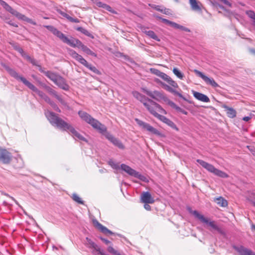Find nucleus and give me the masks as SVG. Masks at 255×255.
Returning <instances> with one entry per match:
<instances>
[{
	"label": "nucleus",
	"instance_id": "obj_18",
	"mask_svg": "<svg viewBox=\"0 0 255 255\" xmlns=\"http://www.w3.org/2000/svg\"><path fill=\"white\" fill-rule=\"evenodd\" d=\"M192 93H193L194 97L196 99H197L200 101L203 102L207 103V102H210L209 98L206 95H205L202 93H199L198 92H196L194 91H193Z\"/></svg>",
	"mask_w": 255,
	"mask_h": 255
},
{
	"label": "nucleus",
	"instance_id": "obj_33",
	"mask_svg": "<svg viewBox=\"0 0 255 255\" xmlns=\"http://www.w3.org/2000/svg\"><path fill=\"white\" fill-rule=\"evenodd\" d=\"M144 129H146L147 130L151 132V133H153L154 134H157L158 133V130L154 128L153 127L150 126L149 124L146 123L145 125Z\"/></svg>",
	"mask_w": 255,
	"mask_h": 255
},
{
	"label": "nucleus",
	"instance_id": "obj_54",
	"mask_svg": "<svg viewBox=\"0 0 255 255\" xmlns=\"http://www.w3.org/2000/svg\"><path fill=\"white\" fill-rule=\"evenodd\" d=\"M161 12L167 15L169 14L170 13V9L167 8L163 9L162 11Z\"/></svg>",
	"mask_w": 255,
	"mask_h": 255
},
{
	"label": "nucleus",
	"instance_id": "obj_21",
	"mask_svg": "<svg viewBox=\"0 0 255 255\" xmlns=\"http://www.w3.org/2000/svg\"><path fill=\"white\" fill-rule=\"evenodd\" d=\"M94 223L95 224V225L99 229L101 230V231L105 234H109L110 235H113L114 234V233H113L111 231H110V230H109L108 228H107L106 227L104 226L103 225H102L101 223H100L99 222H98L97 221H94Z\"/></svg>",
	"mask_w": 255,
	"mask_h": 255
},
{
	"label": "nucleus",
	"instance_id": "obj_14",
	"mask_svg": "<svg viewBox=\"0 0 255 255\" xmlns=\"http://www.w3.org/2000/svg\"><path fill=\"white\" fill-rule=\"evenodd\" d=\"M54 84L64 90L68 91L69 89V86L67 84L65 79L60 75L57 78Z\"/></svg>",
	"mask_w": 255,
	"mask_h": 255
},
{
	"label": "nucleus",
	"instance_id": "obj_29",
	"mask_svg": "<svg viewBox=\"0 0 255 255\" xmlns=\"http://www.w3.org/2000/svg\"><path fill=\"white\" fill-rule=\"evenodd\" d=\"M159 18H160L161 19V20L163 22L170 25L171 26L174 27V28L177 29L178 28V26H179L178 24H177L174 22L170 21L165 18H162L161 17H159Z\"/></svg>",
	"mask_w": 255,
	"mask_h": 255
},
{
	"label": "nucleus",
	"instance_id": "obj_26",
	"mask_svg": "<svg viewBox=\"0 0 255 255\" xmlns=\"http://www.w3.org/2000/svg\"><path fill=\"white\" fill-rule=\"evenodd\" d=\"M79 48H81L82 50V51L87 54L92 55L95 57L97 56L95 53L91 51L87 46L84 45L82 43L80 45Z\"/></svg>",
	"mask_w": 255,
	"mask_h": 255
},
{
	"label": "nucleus",
	"instance_id": "obj_58",
	"mask_svg": "<svg viewBox=\"0 0 255 255\" xmlns=\"http://www.w3.org/2000/svg\"><path fill=\"white\" fill-rule=\"evenodd\" d=\"M39 67V70L40 72L43 73L46 76L47 71H45L44 68H42L40 65L38 66Z\"/></svg>",
	"mask_w": 255,
	"mask_h": 255
},
{
	"label": "nucleus",
	"instance_id": "obj_47",
	"mask_svg": "<svg viewBox=\"0 0 255 255\" xmlns=\"http://www.w3.org/2000/svg\"><path fill=\"white\" fill-rule=\"evenodd\" d=\"M164 86L165 89L166 90H167L168 91H169L171 93H174V94L175 92V90H174L173 88H172L170 86H168L167 85L165 84V85H164Z\"/></svg>",
	"mask_w": 255,
	"mask_h": 255
},
{
	"label": "nucleus",
	"instance_id": "obj_22",
	"mask_svg": "<svg viewBox=\"0 0 255 255\" xmlns=\"http://www.w3.org/2000/svg\"><path fill=\"white\" fill-rule=\"evenodd\" d=\"M223 108L225 109L227 112L228 116L230 118H234L236 116V111L232 108H230L227 105H224Z\"/></svg>",
	"mask_w": 255,
	"mask_h": 255
},
{
	"label": "nucleus",
	"instance_id": "obj_50",
	"mask_svg": "<svg viewBox=\"0 0 255 255\" xmlns=\"http://www.w3.org/2000/svg\"><path fill=\"white\" fill-rule=\"evenodd\" d=\"M2 194L4 196H6L7 197H8L10 198L12 200H13L16 204H18L17 201L12 197L10 196L9 195H8L7 193H2Z\"/></svg>",
	"mask_w": 255,
	"mask_h": 255
},
{
	"label": "nucleus",
	"instance_id": "obj_39",
	"mask_svg": "<svg viewBox=\"0 0 255 255\" xmlns=\"http://www.w3.org/2000/svg\"><path fill=\"white\" fill-rule=\"evenodd\" d=\"M159 77L166 82H167V81L170 79V77L169 76L162 72H161Z\"/></svg>",
	"mask_w": 255,
	"mask_h": 255
},
{
	"label": "nucleus",
	"instance_id": "obj_64",
	"mask_svg": "<svg viewBox=\"0 0 255 255\" xmlns=\"http://www.w3.org/2000/svg\"><path fill=\"white\" fill-rule=\"evenodd\" d=\"M251 119V117H249V116H247V117H245L243 118V120L246 122H248L249 120H250Z\"/></svg>",
	"mask_w": 255,
	"mask_h": 255
},
{
	"label": "nucleus",
	"instance_id": "obj_9",
	"mask_svg": "<svg viewBox=\"0 0 255 255\" xmlns=\"http://www.w3.org/2000/svg\"><path fill=\"white\" fill-rule=\"evenodd\" d=\"M194 71L196 74L202 78L207 84L210 85L214 88L219 87L218 84L214 81L213 78H209L208 77L205 75L203 73L195 69L194 70Z\"/></svg>",
	"mask_w": 255,
	"mask_h": 255
},
{
	"label": "nucleus",
	"instance_id": "obj_40",
	"mask_svg": "<svg viewBox=\"0 0 255 255\" xmlns=\"http://www.w3.org/2000/svg\"><path fill=\"white\" fill-rule=\"evenodd\" d=\"M49 105L55 111L59 113L61 112V110H60V109L58 107L57 105L53 101H52Z\"/></svg>",
	"mask_w": 255,
	"mask_h": 255
},
{
	"label": "nucleus",
	"instance_id": "obj_43",
	"mask_svg": "<svg viewBox=\"0 0 255 255\" xmlns=\"http://www.w3.org/2000/svg\"><path fill=\"white\" fill-rule=\"evenodd\" d=\"M55 98L59 101V102L63 106H66L67 105V103L64 100H63L62 99V98L61 97V96L57 95H56V96L55 97Z\"/></svg>",
	"mask_w": 255,
	"mask_h": 255
},
{
	"label": "nucleus",
	"instance_id": "obj_32",
	"mask_svg": "<svg viewBox=\"0 0 255 255\" xmlns=\"http://www.w3.org/2000/svg\"><path fill=\"white\" fill-rule=\"evenodd\" d=\"M87 244L89 245V247L90 248L94 249L95 251L98 249L99 247L97 244H96L94 242H93L91 239L87 237L86 238Z\"/></svg>",
	"mask_w": 255,
	"mask_h": 255
},
{
	"label": "nucleus",
	"instance_id": "obj_28",
	"mask_svg": "<svg viewBox=\"0 0 255 255\" xmlns=\"http://www.w3.org/2000/svg\"><path fill=\"white\" fill-rule=\"evenodd\" d=\"M76 29L77 31L83 33L85 35L90 38H94V36L89 31H88L87 29H85L84 28L82 27H78L76 28Z\"/></svg>",
	"mask_w": 255,
	"mask_h": 255
},
{
	"label": "nucleus",
	"instance_id": "obj_8",
	"mask_svg": "<svg viewBox=\"0 0 255 255\" xmlns=\"http://www.w3.org/2000/svg\"><path fill=\"white\" fill-rule=\"evenodd\" d=\"M0 4L5 9V10L13 15L15 16L17 18L20 20H22L28 22H31V19L23 14L18 12L14 9L12 8L8 3L3 0H0Z\"/></svg>",
	"mask_w": 255,
	"mask_h": 255
},
{
	"label": "nucleus",
	"instance_id": "obj_61",
	"mask_svg": "<svg viewBox=\"0 0 255 255\" xmlns=\"http://www.w3.org/2000/svg\"><path fill=\"white\" fill-rule=\"evenodd\" d=\"M6 22L8 24H9V25H10L11 26H14V27H18V25L16 23L13 22L11 20H9V21Z\"/></svg>",
	"mask_w": 255,
	"mask_h": 255
},
{
	"label": "nucleus",
	"instance_id": "obj_59",
	"mask_svg": "<svg viewBox=\"0 0 255 255\" xmlns=\"http://www.w3.org/2000/svg\"><path fill=\"white\" fill-rule=\"evenodd\" d=\"M43 100H44V101L47 102V103H48L49 104H50L52 102V101H51L50 100V99L47 96H46L44 99Z\"/></svg>",
	"mask_w": 255,
	"mask_h": 255
},
{
	"label": "nucleus",
	"instance_id": "obj_24",
	"mask_svg": "<svg viewBox=\"0 0 255 255\" xmlns=\"http://www.w3.org/2000/svg\"><path fill=\"white\" fill-rule=\"evenodd\" d=\"M60 75L57 74L55 73L52 72L50 71H47L46 73V76L50 80L54 82H55L57 78Z\"/></svg>",
	"mask_w": 255,
	"mask_h": 255
},
{
	"label": "nucleus",
	"instance_id": "obj_37",
	"mask_svg": "<svg viewBox=\"0 0 255 255\" xmlns=\"http://www.w3.org/2000/svg\"><path fill=\"white\" fill-rule=\"evenodd\" d=\"M108 251L114 255H122L119 252L115 250L112 247L109 246L108 248Z\"/></svg>",
	"mask_w": 255,
	"mask_h": 255
},
{
	"label": "nucleus",
	"instance_id": "obj_42",
	"mask_svg": "<svg viewBox=\"0 0 255 255\" xmlns=\"http://www.w3.org/2000/svg\"><path fill=\"white\" fill-rule=\"evenodd\" d=\"M166 124L167 125H168L169 126H170V127H171L172 128L175 129L177 130H178V128H177L176 125L172 121L170 120L169 119L166 123Z\"/></svg>",
	"mask_w": 255,
	"mask_h": 255
},
{
	"label": "nucleus",
	"instance_id": "obj_25",
	"mask_svg": "<svg viewBox=\"0 0 255 255\" xmlns=\"http://www.w3.org/2000/svg\"><path fill=\"white\" fill-rule=\"evenodd\" d=\"M215 202L220 207H225L228 205V202L222 197H219L215 199Z\"/></svg>",
	"mask_w": 255,
	"mask_h": 255
},
{
	"label": "nucleus",
	"instance_id": "obj_13",
	"mask_svg": "<svg viewBox=\"0 0 255 255\" xmlns=\"http://www.w3.org/2000/svg\"><path fill=\"white\" fill-rule=\"evenodd\" d=\"M143 91L151 98L156 100H158L159 99H162L164 97L163 95L161 92L157 91H150L146 89H143Z\"/></svg>",
	"mask_w": 255,
	"mask_h": 255
},
{
	"label": "nucleus",
	"instance_id": "obj_17",
	"mask_svg": "<svg viewBox=\"0 0 255 255\" xmlns=\"http://www.w3.org/2000/svg\"><path fill=\"white\" fill-rule=\"evenodd\" d=\"M92 1L98 7L103 8L112 13H117L116 11L114 10L109 5L103 3L99 0H92Z\"/></svg>",
	"mask_w": 255,
	"mask_h": 255
},
{
	"label": "nucleus",
	"instance_id": "obj_35",
	"mask_svg": "<svg viewBox=\"0 0 255 255\" xmlns=\"http://www.w3.org/2000/svg\"><path fill=\"white\" fill-rule=\"evenodd\" d=\"M173 73L180 79H183L184 77L183 74L177 68L173 69Z\"/></svg>",
	"mask_w": 255,
	"mask_h": 255
},
{
	"label": "nucleus",
	"instance_id": "obj_55",
	"mask_svg": "<svg viewBox=\"0 0 255 255\" xmlns=\"http://www.w3.org/2000/svg\"><path fill=\"white\" fill-rule=\"evenodd\" d=\"M149 204V203H145L144 205V209L147 211H150L151 210V207Z\"/></svg>",
	"mask_w": 255,
	"mask_h": 255
},
{
	"label": "nucleus",
	"instance_id": "obj_52",
	"mask_svg": "<svg viewBox=\"0 0 255 255\" xmlns=\"http://www.w3.org/2000/svg\"><path fill=\"white\" fill-rule=\"evenodd\" d=\"M222 2H223L226 5L229 6V7L232 6V4L230 3L228 0H220Z\"/></svg>",
	"mask_w": 255,
	"mask_h": 255
},
{
	"label": "nucleus",
	"instance_id": "obj_56",
	"mask_svg": "<svg viewBox=\"0 0 255 255\" xmlns=\"http://www.w3.org/2000/svg\"><path fill=\"white\" fill-rule=\"evenodd\" d=\"M16 50L18 52H19L22 56H24V55H25V53L24 52L23 49L20 47H18L16 48Z\"/></svg>",
	"mask_w": 255,
	"mask_h": 255
},
{
	"label": "nucleus",
	"instance_id": "obj_15",
	"mask_svg": "<svg viewBox=\"0 0 255 255\" xmlns=\"http://www.w3.org/2000/svg\"><path fill=\"white\" fill-rule=\"evenodd\" d=\"M141 202L144 203H153L154 200L148 192H144L141 195Z\"/></svg>",
	"mask_w": 255,
	"mask_h": 255
},
{
	"label": "nucleus",
	"instance_id": "obj_41",
	"mask_svg": "<svg viewBox=\"0 0 255 255\" xmlns=\"http://www.w3.org/2000/svg\"><path fill=\"white\" fill-rule=\"evenodd\" d=\"M150 71L151 73H152L158 77L159 76V75L161 73V71H160V70H159L157 69H155V68H150Z\"/></svg>",
	"mask_w": 255,
	"mask_h": 255
},
{
	"label": "nucleus",
	"instance_id": "obj_57",
	"mask_svg": "<svg viewBox=\"0 0 255 255\" xmlns=\"http://www.w3.org/2000/svg\"><path fill=\"white\" fill-rule=\"evenodd\" d=\"M100 239L106 245H108L111 243V242L106 239H104L102 237L100 238Z\"/></svg>",
	"mask_w": 255,
	"mask_h": 255
},
{
	"label": "nucleus",
	"instance_id": "obj_10",
	"mask_svg": "<svg viewBox=\"0 0 255 255\" xmlns=\"http://www.w3.org/2000/svg\"><path fill=\"white\" fill-rule=\"evenodd\" d=\"M11 159V155L7 150L0 148V161L4 164L9 163Z\"/></svg>",
	"mask_w": 255,
	"mask_h": 255
},
{
	"label": "nucleus",
	"instance_id": "obj_34",
	"mask_svg": "<svg viewBox=\"0 0 255 255\" xmlns=\"http://www.w3.org/2000/svg\"><path fill=\"white\" fill-rule=\"evenodd\" d=\"M134 177L139 179L143 182L146 183L148 182V179L144 175L141 174L137 171H136Z\"/></svg>",
	"mask_w": 255,
	"mask_h": 255
},
{
	"label": "nucleus",
	"instance_id": "obj_12",
	"mask_svg": "<svg viewBox=\"0 0 255 255\" xmlns=\"http://www.w3.org/2000/svg\"><path fill=\"white\" fill-rule=\"evenodd\" d=\"M233 248L239 253L240 255H255L251 250L248 249L242 246H234Z\"/></svg>",
	"mask_w": 255,
	"mask_h": 255
},
{
	"label": "nucleus",
	"instance_id": "obj_20",
	"mask_svg": "<svg viewBox=\"0 0 255 255\" xmlns=\"http://www.w3.org/2000/svg\"><path fill=\"white\" fill-rule=\"evenodd\" d=\"M121 169L126 172L127 173H128V175L134 176L136 171L134 170L133 169L131 168L129 166L125 164H122L121 165Z\"/></svg>",
	"mask_w": 255,
	"mask_h": 255
},
{
	"label": "nucleus",
	"instance_id": "obj_36",
	"mask_svg": "<svg viewBox=\"0 0 255 255\" xmlns=\"http://www.w3.org/2000/svg\"><path fill=\"white\" fill-rule=\"evenodd\" d=\"M72 199L74 201L80 204H84L83 201L76 194L74 193L73 194Z\"/></svg>",
	"mask_w": 255,
	"mask_h": 255
},
{
	"label": "nucleus",
	"instance_id": "obj_63",
	"mask_svg": "<svg viewBox=\"0 0 255 255\" xmlns=\"http://www.w3.org/2000/svg\"><path fill=\"white\" fill-rule=\"evenodd\" d=\"M154 8H155L156 10H157V11H160V12H161L162 11V9H163V8H161V7H160V6H159V5H157V6H156L154 7Z\"/></svg>",
	"mask_w": 255,
	"mask_h": 255
},
{
	"label": "nucleus",
	"instance_id": "obj_7",
	"mask_svg": "<svg viewBox=\"0 0 255 255\" xmlns=\"http://www.w3.org/2000/svg\"><path fill=\"white\" fill-rule=\"evenodd\" d=\"M196 161L209 172L213 173L217 176L225 178L229 176L226 173L216 168L213 165L201 159H197Z\"/></svg>",
	"mask_w": 255,
	"mask_h": 255
},
{
	"label": "nucleus",
	"instance_id": "obj_30",
	"mask_svg": "<svg viewBox=\"0 0 255 255\" xmlns=\"http://www.w3.org/2000/svg\"><path fill=\"white\" fill-rule=\"evenodd\" d=\"M108 163L114 169L119 170L121 169V165H120L119 163L116 162L113 159H110Z\"/></svg>",
	"mask_w": 255,
	"mask_h": 255
},
{
	"label": "nucleus",
	"instance_id": "obj_53",
	"mask_svg": "<svg viewBox=\"0 0 255 255\" xmlns=\"http://www.w3.org/2000/svg\"><path fill=\"white\" fill-rule=\"evenodd\" d=\"M96 251L98 252V255H108L105 254L102 251H101L99 247L96 250Z\"/></svg>",
	"mask_w": 255,
	"mask_h": 255
},
{
	"label": "nucleus",
	"instance_id": "obj_49",
	"mask_svg": "<svg viewBox=\"0 0 255 255\" xmlns=\"http://www.w3.org/2000/svg\"><path fill=\"white\" fill-rule=\"evenodd\" d=\"M68 19L70 21L72 22L79 23L80 22V20L79 19H78L77 18H73L71 16L68 17Z\"/></svg>",
	"mask_w": 255,
	"mask_h": 255
},
{
	"label": "nucleus",
	"instance_id": "obj_19",
	"mask_svg": "<svg viewBox=\"0 0 255 255\" xmlns=\"http://www.w3.org/2000/svg\"><path fill=\"white\" fill-rule=\"evenodd\" d=\"M189 3L192 10L197 12H201L202 11L200 6L201 3L197 0H189Z\"/></svg>",
	"mask_w": 255,
	"mask_h": 255
},
{
	"label": "nucleus",
	"instance_id": "obj_31",
	"mask_svg": "<svg viewBox=\"0 0 255 255\" xmlns=\"http://www.w3.org/2000/svg\"><path fill=\"white\" fill-rule=\"evenodd\" d=\"M85 67L88 68L89 69H90L91 71H93L94 73L97 74L98 75H100L101 72L99 71V70H98L96 67L93 66L90 64H89L88 62L87 63V64L85 65Z\"/></svg>",
	"mask_w": 255,
	"mask_h": 255
},
{
	"label": "nucleus",
	"instance_id": "obj_4",
	"mask_svg": "<svg viewBox=\"0 0 255 255\" xmlns=\"http://www.w3.org/2000/svg\"><path fill=\"white\" fill-rule=\"evenodd\" d=\"M132 94L135 98L143 104L149 112L153 108H156L158 109V110L161 113V114H167L166 111L163 109L160 105L154 102L152 100L146 97L145 96L141 94L139 92L134 91L133 92Z\"/></svg>",
	"mask_w": 255,
	"mask_h": 255
},
{
	"label": "nucleus",
	"instance_id": "obj_60",
	"mask_svg": "<svg viewBox=\"0 0 255 255\" xmlns=\"http://www.w3.org/2000/svg\"><path fill=\"white\" fill-rule=\"evenodd\" d=\"M30 62L33 64V65H35V66H38L39 65L37 64V62L36 61V60H35L34 59L32 58L31 61H30Z\"/></svg>",
	"mask_w": 255,
	"mask_h": 255
},
{
	"label": "nucleus",
	"instance_id": "obj_3",
	"mask_svg": "<svg viewBox=\"0 0 255 255\" xmlns=\"http://www.w3.org/2000/svg\"><path fill=\"white\" fill-rule=\"evenodd\" d=\"M5 69L8 73V74L13 78H15L18 81L22 82L25 86L32 91L36 93L39 97L43 99L47 96L42 91L39 90L34 85L31 84L27 81L24 77L20 75L15 70L10 68L8 66L5 65L4 66Z\"/></svg>",
	"mask_w": 255,
	"mask_h": 255
},
{
	"label": "nucleus",
	"instance_id": "obj_23",
	"mask_svg": "<svg viewBox=\"0 0 255 255\" xmlns=\"http://www.w3.org/2000/svg\"><path fill=\"white\" fill-rule=\"evenodd\" d=\"M167 104L171 107H172L173 109H175L177 111L180 112L184 115H187L188 112L187 111L177 106L173 102L170 100H168Z\"/></svg>",
	"mask_w": 255,
	"mask_h": 255
},
{
	"label": "nucleus",
	"instance_id": "obj_44",
	"mask_svg": "<svg viewBox=\"0 0 255 255\" xmlns=\"http://www.w3.org/2000/svg\"><path fill=\"white\" fill-rule=\"evenodd\" d=\"M167 82L170 84L171 86L174 88L178 87V85L176 82L173 81L170 77V79L167 81Z\"/></svg>",
	"mask_w": 255,
	"mask_h": 255
},
{
	"label": "nucleus",
	"instance_id": "obj_48",
	"mask_svg": "<svg viewBox=\"0 0 255 255\" xmlns=\"http://www.w3.org/2000/svg\"><path fill=\"white\" fill-rule=\"evenodd\" d=\"M177 29H179L182 31H184L186 32H190V30L188 28H187L185 26H183L179 25V24L178 28Z\"/></svg>",
	"mask_w": 255,
	"mask_h": 255
},
{
	"label": "nucleus",
	"instance_id": "obj_62",
	"mask_svg": "<svg viewBox=\"0 0 255 255\" xmlns=\"http://www.w3.org/2000/svg\"><path fill=\"white\" fill-rule=\"evenodd\" d=\"M23 57H24L25 58H26L29 62L32 59L30 56H29L28 55H26L25 53V55H24V56H23Z\"/></svg>",
	"mask_w": 255,
	"mask_h": 255
},
{
	"label": "nucleus",
	"instance_id": "obj_45",
	"mask_svg": "<svg viewBox=\"0 0 255 255\" xmlns=\"http://www.w3.org/2000/svg\"><path fill=\"white\" fill-rule=\"evenodd\" d=\"M250 199L255 206V191L252 192L250 196Z\"/></svg>",
	"mask_w": 255,
	"mask_h": 255
},
{
	"label": "nucleus",
	"instance_id": "obj_1",
	"mask_svg": "<svg viewBox=\"0 0 255 255\" xmlns=\"http://www.w3.org/2000/svg\"><path fill=\"white\" fill-rule=\"evenodd\" d=\"M78 115L83 120L90 124L93 128L96 129L99 132L103 134L114 145L121 149L125 148V146L118 138L115 137L107 131V128L105 125L102 124L98 120L92 117L85 112L80 111L78 112Z\"/></svg>",
	"mask_w": 255,
	"mask_h": 255
},
{
	"label": "nucleus",
	"instance_id": "obj_27",
	"mask_svg": "<svg viewBox=\"0 0 255 255\" xmlns=\"http://www.w3.org/2000/svg\"><path fill=\"white\" fill-rule=\"evenodd\" d=\"M144 33L148 36L150 38L157 41H160V39L158 37L155 32L152 30H145Z\"/></svg>",
	"mask_w": 255,
	"mask_h": 255
},
{
	"label": "nucleus",
	"instance_id": "obj_51",
	"mask_svg": "<svg viewBox=\"0 0 255 255\" xmlns=\"http://www.w3.org/2000/svg\"><path fill=\"white\" fill-rule=\"evenodd\" d=\"M174 94L178 96L179 97L183 99L185 101H187L186 99L181 94H180V93H179L178 92L175 91V92L174 93Z\"/></svg>",
	"mask_w": 255,
	"mask_h": 255
},
{
	"label": "nucleus",
	"instance_id": "obj_38",
	"mask_svg": "<svg viewBox=\"0 0 255 255\" xmlns=\"http://www.w3.org/2000/svg\"><path fill=\"white\" fill-rule=\"evenodd\" d=\"M45 89L50 94L53 95L55 97L57 95L56 92L50 87L45 86Z\"/></svg>",
	"mask_w": 255,
	"mask_h": 255
},
{
	"label": "nucleus",
	"instance_id": "obj_5",
	"mask_svg": "<svg viewBox=\"0 0 255 255\" xmlns=\"http://www.w3.org/2000/svg\"><path fill=\"white\" fill-rule=\"evenodd\" d=\"M46 27L64 43L72 47L79 48L82 43V42L78 39L73 37H71L70 39L68 38L65 34L53 26H47Z\"/></svg>",
	"mask_w": 255,
	"mask_h": 255
},
{
	"label": "nucleus",
	"instance_id": "obj_16",
	"mask_svg": "<svg viewBox=\"0 0 255 255\" xmlns=\"http://www.w3.org/2000/svg\"><path fill=\"white\" fill-rule=\"evenodd\" d=\"M157 111L161 113L159 110L158 109L156 108H153L149 113L152 115L153 116L157 118L160 121H162V122L166 124L167 121H168L169 119L167 118L164 116H162L157 113Z\"/></svg>",
	"mask_w": 255,
	"mask_h": 255
},
{
	"label": "nucleus",
	"instance_id": "obj_6",
	"mask_svg": "<svg viewBox=\"0 0 255 255\" xmlns=\"http://www.w3.org/2000/svg\"><path fill=\"white\" fill-rule=\"evenodd\" d=\"M187 210L190 213L193 214L195 218L199 219L201 222L209 226L212 229L217 231L221 234H223L222 229L217 226L214 221L209 220L208 218H205L203 215L200 214L197 211L192 210L190 207H188Z\"/></svg>",
	"mask_w": 255,
	"mask_h": 255
},
{
	"label": "nucleus",
	"instance_id": "obj_11",
	"mask_svg": "<svg viewBox=\"0 0 255 255\" xmlns=\"http://www.w3.org/2000/svg\"><path fill=\"white\" fill-rule=\"evenodd\" d=\"M69 54L74 59L78 61L81 64L85 66L87 64V61L80 55L78 54L75 51L71 49H68Z\"/></svg>",
	"mask_w": 255,
	"mask_h": 255
},
{
	"label": "nucleus",
	"instance_id": "obj_46",
	"mask_svg": "<svg viewBox=\"0 0 255 255\" xmlns=\"http://www.w3.org/2000/svg\"><path fill=\"white\" fill-rule=\"evenodd\" d=\"M135 121L136 123L141 127H142L143 128H144L145 125L146 124V123H145L139 119H136Z\"/></svg>",
	"mask_w": 255,
	"mask_h": 255
},
{
	"label": "nucleus",
	"instance_id": "obj_2",
	"mask_svg": "<svg viewBox=\"0 0 255 255\" xmlns=\"http://www.w3.org/2000/svg\"><path fill=\"white\" fill-rule=\"evenodd\" d=\"M45 115L52 126L68 132L76 139L88 142V140L74 127L59 118L54 113L47 111L45 112Z\"/></svg>",
	"mask_w": 255,
	"mask_h": 255
}]
</instances>
